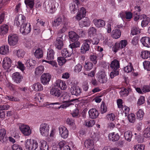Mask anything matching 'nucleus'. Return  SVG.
I'll use <instances>...</instances> for the list:
<instances>
[{"mask_svg":"<svg viewBox=\"0 0 150 150\" xmlns=\"http://www.w3.org/2000/svg\"><path fill=\"white\" fill-rule=\"evenodd\" d=\"M31 30V25L30 23H27L21 25L20 31L23 35H25L29 33Z\"/></svg>","mask_w":150,"mask_h":150,"instance_id":"5","label":"nucleus"},{"mask_svg":"<svg viewBox=\"0 0 150 150\" xmlns=\"http://www.w3.org/2000/svg\"><path fill=\"white\" fill-rule=\"evenodd\" d=\"M59 134L61 137L64 139L67 138L69 136L68 130L64 126H60L59 128Z\"/></svg>","mask_w":150,"mask_h":150,"instance_id":"12","label":"nucleus"},{"mask_svg":"<svg viewBox=\"0 0 150 150\" xmlns=\"http://www.w3.org/2000/svg\"><path fill=\"white\" fill-rule=\"evenodd\" d=\"M91 43V40L87 39L83 41V43L81 48V52L82 53H85L90 49V45Z\"/></svg>","mask_w":150,"mask_h":150,"instance_id":"10","label":"nucleus"},{"mask_svg":"<svg viewBox=\"0 0 150 150\" xmlns=\"http://www.w3.org/2000/svg\"><path fill=\"white\" fill-rule=\"evenodd\" d=\"M98 80L101 83H104L106 82L107 79L106 76L105 72L103 70L99 71L98 73Z\"/></svg>","mask_w":150,"mask_h":150,"instance_id":"16","label":"nucleus"},{"mask_svg":"<svg viewBox=\"0 0 150 150\" xmlns=\"http://www.w3.org/2000/svg\"><path fill=\"white\" fill-rule=\"evenodd\" d=\"M69 37L72 42L78 40L79 38V36L75 32L72 31L69 33Z\"/></svg>","mask_w":150,"mask_h":150,"instance_id":"32","label":"nucleus"},{"mask_svg":"<svg viewBox=\"0 0 150 150\" xmlns=\"http://www.w3.org/2000/svg\"><path fill=\"white\" fill-rule=\"evenodd\" d=\"M17 68L20 69L22 71H23L25 69V67L21 61H18L17 62Z\"/></svg>","mask_w":150,"mask_h":150,"instance_id":"46","label":"nucleus"},{"mask_svg":"<svg viewBox=\"0 0 150 150\" xmlns=\"http://www.w3.org/2000/svg\"><path fill=\"white\" fill-rule=\"evenodd\" d=\"M94 145V142L93 140L88 139L85 141V146L88 148H93Z\"/></svg>","mask_w":150,"mask_h":150,"instance_id":"33","label":"nucleus"},{"mask_svg":"<svg viewBox=\"0 0 150 150\" xmlns=\"http://www.w3.org/2000/svg\"><path fill=\"white\" fill-rule=\"evenodd\" d=\"M139 29L136 27H133L131 30V34L132 35H135L140 33Z\"/></svg>","mask_w":150,"mask_h":150,"instance_id":"56","label":"nucleus"},{"mask_svg":"<svg viewBox=\"0 0 150 150\" xmlns=\"http://www.w3.org/2000/svg\"><path fill=\"white\" fill-rule=\"evenodd\" d=\"M35 61L32 59H28L26 63V64L28 66L30 67H33L34 66L35 64Z\"/></svg>","mask_w":150,"mask_h":150,"instance_id":"58","label":"nucleus"},{"mask_svg":"<svg viewBox=\"0 0 150 150\" xmlns=\"http://www.w3.org/2000/svg\"><path fill=\"white\" fill-rule=\"evenodd\" d=\"M51 79V76L49 73H44L41 77V81L42 83L44 85L49 84Z\"/></svg>","mask_w":150,"mask_h":150,"instance_id":"13","label":"nucleus"},{"mask_svg":"<svg viewBox=\"0 0 150 150\" xmlns=\"http://www.w3.org/2000/svg\"><path fill=\"white\" fill-rule=\"evenodd\" d=\"M68 23L64 24L62 28L58 31V33L64 34L63 33L66 31L68 28Z\"/></svg>","mask_w":150,"mask_h":150,"instance_id":"47","label":"nucleus"},{"mask_svg":"<svg viewBox=\"0 0 150 150\" xmlns=\"http://www.w3.org/2000/svg\"><path fill=\"white\" fill-rule=\"evenodd\" d=\"M25 2L27 7L31 8H33L34 5V0H25Z\"/></svg>","mask_w":150,"mask_h":150,"instance_id":"45","label":"nucleus"},{"mask_svg":"<svg viewBox=\"0 0 150 150\" xmlns=\"http://www.w3.org/2000/svg\"><path fill=\"white\" fill-rule=\"evenodd\" d=\"M62 18L61 17H59L54 20L52 23V25L53 27H57L62 24Z\"/></svg>","mask_w":150,"mask_h":150,"instance_id":"34","label":"nucleus"},{"mask_svg":"<svg viewBox=\"0 0 150 150\" xmlns=\"http://www.w3.org/2000/svg\"><path fill=\"white\" fill-rule=\"evenodd\" d=\"M16 54L17 56L19 58H23L25 54V52L23 50L21 49H19L16 51Z\"/></svg>","mask_w":150,"mask_h":150,"instance_id":"51","label":"nucleus"},{"mask_svg":"<svg viewBox=\"0 0 150 150\" xmlns=\"http://www.w3.org/2000/svg\"><path fill=\"white\" fill-rule=\"evenodd\" d=\"M50 130L49 125L46 123L41 124L39 128L40 132L41 134L44 137L48 136Z\"/></svg>","mask_w":150,"mask_h":150,"instance_id":"3","label":"nucleus"},{"mask_svg":"<svg viewBox=\"0 0 150 150\" xmlns=\"http://www.w3.org/2000/svg\"><path fill=\"white\" fill-rule=\"evenodd\" d=\"M141 57L143 59H147L150 57V51L144 50L141 52Z\"/></svg>","mask_w":150,"mask_h":150,"instance_id":"41","label":"nucleus"},{"mask_svg":"<svg viewBox=\"0 0 150 150\" xmlns=\"http://www.w3.org/2000/svg\"><path fill=\"white\" fill-rule=\"evenodd\" d=\"M58 6V3L54 0H46L44 4L47 12L50 13H54Z\"/></svg>","mask_w":150,"mask_h":150,"instance_id":"1","label":"nucleus"},{"mask_svg":"<svg viewBox=\"0 0 150 150\" xmlns=\"http://www.w3.org/2000/svg\"><path fill=\"white\" fill-rule=\"evenodd\" d=\"M19 128L21 133L25 136H29L31 134V129L28 125L21 124L19 126Z\"/></svg>","mask_w":150,"mask_h":150,"instance_id":"7","label":"nucleus"},{"mask_svg":"<svg viewBox=\"0 0 150 150\" xmlns=\"http://www.w3.org/2000/svg\"><path fill=\"white\" fill-rule=\"evenodd\" d=\"M54 52L52 49L48 50L47 54V59L49 60H52L54 59Z\"/></svg>","mask_w":150,"mask_h":150,"instance_id":"37","label":"nucleus"},{"mask_svg":"<svg viewBox=\"0 0 150 150\" xmlns=\"http://www.w3.org/2000/svg\"><path fill=\"white\" fill-rule=\"evenodd\" d=\"M44 70V68L43 66L38 67L35 69V74L37 75H40L43 72Z\"/></svg>","mask_w":150,"mask_h":150,"instance_id":"38","label":"nucleus"},{"mask_svg":"<svg viewBox=\"0 0 150 150\" xmlns=\"http://www.w3.org/2000/svg\"><path fill=\"white\" fill-rule=\"evenodd\" d=\"M107 111V107L104 102H102L101 105V112L102 113H104Z\"/></svg>","mask_w":150,"mask_h":150,"instance_id":"63","label":"nucleus"},{"mask_svg":"<svg viewBox=\"0 0 150 150\" xmlns=\"http://www.w3.org/2000/svg\"><path fill=\"white\" fill-rule=\"evenodd\" d=\"M8 26L5 24H3L0 27V35H4L7 33L8 30Z\"/></svg>","mask_w":150,"mask_h":150,"instance_id":"28","label":"nucleus"},{"mask_svg":"<svg viewBox=\"0 0 150 150\" xmlns=\"http://www.w3.org/2000/svg\"><path fill=\"white\" fill-rule=\"evenodd\" d=\"M87 11L86 9L83 7H81L79 9L75 19L77 21H80L84 18L86 15Z\"/></svg>","mask_w":150,"mask_h":150,"instance_id":"8","label":"nucleus"},{"mask_svg":"<svg viewBox=\"0 0 150 150\" xmlns=\"http://www.w3.org/2000/svg\"><path fill=\"white\" fill-rule=\"evenodd\" d=\"M143 136L146 138L150 139V127L145 128L143 132Z\"/></svg>","mask_w":150,"mask_h":150,"instance_id":"42","label":"nucleus"},{"mask_svg":"<svg viewBox=\"0 0 150 150\" xmlns=\"http://www.w3.org/2000/svg\"><path fill=\"white\" fill-rule=\"evenodd\" d=\"M75 42L71 44L69 46L71 49L77 48L80 46V44L79 42L77 40L74 41Z\"/></svg>","mask_w":150,"mask_h":150,"instance_id":"62","label":"nucleus"},{"mask_svg":"<svg viewBox=\"0 0 150 150\" xmlns=\"http://www.w3.org/2000/svg\"><path fill=\"white\" fill-rule=\"evenodd\" d=\"M121 35V32L119 30H115L112 32V36L115 39L119 38Z\"/></svg>","mask_w":150,"mask_h":150,"instance_id":"35","label":"nucleus"},{"mask_svg":"<svg viewBox=\"0 0 150 150\" xmlns=\"http://www.w3.org/2000/svg\"><path fill=\"white\" fill-rule=\"evenodd\" d=\"M85 125L88 127H91L95 124V122L93 120H88L85 122Z\"/></svg>","mask_w":150,"mask_h":150,"instance_id":"48","label":"nucleus"},{"mask_svg":"<svg viewBox=\"0 0 150 150\" xmlns=\"http://www.w3.org/2000/svg\"><path fill=\"white\" fill-rule=\"evenodd\" d=\"M132 136V132L129 130H128L124 133V137L125 139L129 142L131 141V139Z\"/></svg>","mask_w":150,"mask_h":150,"instance_id":"36","label":"nucleus"},{"mask_svg":"<svg viewBox=\"0 0 150 150\" xmlns=\"http://www.w3.org/2000/svg\"><path fill=\"white\" fill-rule=\"evenodd\" d=\"M9 52V46L8 45H3L0 48V54L2 55L8 54Z\"/></svg>","mask_w":150,"mask_h":150,"instance_id":"31","label":"nucleus"},{"mask_svg":"<svg viewBox=\"0 0 150 150\" xmlns=\"http://www.w3.org/2000/svg\"><path fill=\"white\" fill-rule=\"evenodd\" d=\"M91 21L89 19L85 17L79 22V25L80 27L82 28L84 27H87L90 25Z\"/></svg>","mask_w":150,"mask_h":150,"instance_id":"21","label":"nucleus"},{"mask_svg":"<svg viewBox=\"0 0 150 150\" xmlns=\"http://www.w3.org/2000/svg\"><path fill=\"white\" fill-rule=\"evenodd\" d=\"M8 42L11 46H14L18 43V35L16 34H10L8 36Z\"/></svg>","mask_w":150,"mask_h":150,"instance_id":"9","label":"nucleus"},{"mask_svg":"<svg viewBox=\"0 0 150 150\" xmlns=\"http://www.w3.org/2000/svg\"><path fill=\"white\" fill-rule=\"evenodd\" d=\"M64 57H59L57 58V61L59 64L60 66H62L66 62L67 60Z\"/></svg>","mask_w":150,"mask_h":150,"instance_id":"50","label":"nucleus"},{"mask_svg":"<svg viewBox=\"0 0 150 150\" xmlns=\"http://www.w3.org/2000/svg\"><path fill=\"white\" fill-rule=\"evenodd\" d=\"M35 100L37 103H40L43 101V97L41 93H37L36 94V96L35 98Z\"/></svg>","mask_w":150,"mask_h":150,"instance_id":"44","label":"nucleus"},{"mask_svg":"<svg viewBox=\"0 0 150 150\" xmlns=\"http://www.w3.org/2000/svg\"><path fill=\"white\" fill-rule=\"evenodd\" d=\"M119 93L121 96L125 97L128 95L129 91L127 89L123 88L121 89Z\"/></svg>","mask_w":150,"mask_h":150,"instance_id":"60","label":"nucleus"},{"mask_svg":"<svg viewBox=\"0 0 150 150\" xmlns=\"http://www.w3.org/2000/svg\"><path fill=\"white\" fill-rule=\"evenodd\" d=\"M110 67L112 70H118V69L120 67L119 62L117 60H114L111 62Z\"/></svg>","mask_w":150,"mask_h":150,"instance_id":"29","label":"nucleus"},{"mask_svg":"<svg viewBox=\"0 0 150 150\" xmlns=\"http://www.w3.org/2000/svg\"><path fill=\"white\" fill-rule=\"evenodd\" d=\"M140 18L142 19L141 23V25L142 27H145L146 26L149 22V18L147 17L145 15H141Z\"/></svg>","mask_w":150,"mask_h":150,"instance_id":"27","label":"nucleus"},{"mask_svg":"<svg viewBox=\"0 0 150 150\" xmlns=\"http://www.w3.org/2000/svg\"><path fill=\"white\" fill-rule=\"evenodd\" d=\"M12 78L15 82L18 83L21 81L23 77L18 72H16L12 74Z\"/></svg>","mask_w":150,"mask_h":150,"instance_id":"20","label":"nucleus"},{"mask_svg":"<svg viewBox=\"0 0 150 150\" xmlns=\"http://www.w3.org/2000/svg\"><path fill=\"white\" fill-rule=\"evenodd\" d=\"M133 69V66L130 63H129L127 66L124 68V71L125 72L127 73L131 72Z\"/></svg>","mask_w":150,"mask_h":150,"instance_id":"53","label":"nucleus"},{"mask_svg":"<svg viewBox=\"0 0 150 150\" xmlns=\"http://www.w3.org/2000/svg\"><path fill=\"white\" fill-rule=\"evenodd\" d=\"M84 67L85 70L87 71H90L91 70L93 67V64L92 63L90 62H85Z\"/></svg>","mask_w":150,"mask_h":150,"instance_id":"43","label":"nucleus"},{"mask_svg":"<svg viewBox=\"0 0 150 150\" xmlns=\"http://www.w3.org/2000/svg\"><path fill=\"white\" fill-rule=\"evenodd\" d=\"M25 21V17L22 14H19L16 17L14 24L17 26H19L21 24H23Z\"/></svg>","mask_w":150,"mask_h":150,"instance_id":"11","label":"nucleus"},{"mask_svg":"<svg viewBox=\"0 0 150 150\" xmlns=\"http://www.w3.org/2000/svg\"><path fill=\"white\" fill-rule=\"evenodd\" d=\"M89 117L93 119L96 118L98 116V111L95 108H92L88 111Z\"/></svg>","mask_w":150,"mask_h":150,"instance_id":"23","label":"nucleus"},{"mask_svg":"<svg viewBox=\"0 0 150 150\" xmlns=\"http://www.w3.org/2000/svg\"><path fill=\"white\" fill-rule=\"evenodd\" d=\"M143 65L145 69L150 71V61H145L143 62Z\"/></svg>","mask_w":150,"mask_h":150,"instance_id":"52","label":"nucleus"},{"mask_svg":"<svg viewBox=\"0 0 150 150\" xmlns=\"http://www.w3.org/2000/svg\"><path fill=\"white\" fill-rule=\"evenodd\" d=\"M144 115V112L142 109H139L137 113V116L138 119L140 120L142 119Z\"/></svg>","mask_w":150,"mask_h":150,"instance_id":"49","label":"nucleus"},{"mask_svg":"<svg viewBox=\"0 0 150 150\" xmlns=\"http://www.w3.org/2000/svg\"><path fill=\"white\" fill-rule=\"evenodd\" d=\"M50 93L52 95L57 97H59L62 93V91L54 86L50 90Z\"/></svg>","mask_w":150,"mask_h":150,"instance_id":"17","label":"nucleus"},{"mask_svg":"<svg viewBox=\"0 0 150 150\" xmlns=\"http://www.w3.org/2000/svg\"><path fill=\"white\" fill-rule=\"evenodd\" d=\"M54 86L57 88H59L61 90H65L67 88V86L65 81L60 79L57 80L54 83Z\"/></svg>","mask_w":150,"mask_h":150,"instance_id":"15","label":"nucleus"},{"mask_svg":"<svg viewBox=\"0 0 150 150\" xmlns=\"http://www.w3.org/2000/svg\"><path fill=\"white\" fill-rule=\"evenodd\" d=\"M6 132V130L4 129H0V141L2 143L5 142L7 140Z\"/></svg>","mask_w":150,"mask_h":150,"instance_id":"25","label":"nucleus"},{"mask_svg":"<svg viewBox=\"0 0 150 150\" xmlns=\"http://www.w3.org/2000/svg\"><path fill=\"white\" fill-rule=\"evenodd\" d=\"M78 7L76 5L73 3H71L69 6V9L71 13H74Z\"/></svg>","mask_w":150,"mask_h":150,"instance_id":"55","label":"nucleus"},{"mask_svg":"<svg viewBox=\"0 0 150 150\" xmlns=\"http://www.w3.org/2000/svg\"><path fill=\"white\" fill-rule=\"evenodd\" d=\"M140 41L144 46L147 47H150V38L145 36L141 38Z\"/></svg>","mask_w":150,"mask_h":150,"instance_id":"19","label":"nucleus"},{"mask_svg":"<svg viewBox=\"0 0 150 150\" xmlns=\"http://www.w3.org/2000/svg\"><path fill=\"white\" fill-rule=\"evenodd\" d=\"M34 55L37 58H41L42 57L43 55L42 50L40 48L37 49L35 51Z\"/></svg>","mask_w":150,"mask_h":150,"instance_id":"40","label":"nucleus"},{"mask_svg":"<svg viewBox=\"0 0 150 150\" xmlns=\"http://www.w3.org/2000/svg\"><path fill=\"white\" fill-rule=\"evenodd\" d=\"M109 139L113 142L118 141L120 138L119 135L115 132H112L109 134L108 135Z\"/></svg>","mask_w":150,"mask_h":150,"instance_id":"26","label":"nucleus"},{"mask_svg":"<svg viewBox=\"0 0 150 150\" xmlns=\"http://www.w3.org/2000/svg\"><path fill=\"white\" fill-rule=\"evenodd\" d=\"M94 25L97 28L102 27L105 26V21L101 19H95L93 20Z\"/></svg>","mask_w":150,"mask_h":150,"instance_id":"24","label":"nucleus"},{"mask_svg":"<svg viewBox=\"0 0 150 150\" xmlns=\"http://www.w3.org/2000/svg\"><path fill=\"white\" fill-rule=\"evenodd\" d=\"M82 68V66L81 64H78L74 67V71L76 72L79 73L81 71Z\"/></svg>","mask_w":150,"mask_h":150,"instance_id":"64","label":"nucleus"},{"mask_svg":"<svg viewBox=\"0 0 150 150\" xmlns=\"http://www.w3.org/2000/svg\"><path fill=\"white\" fill-rule=\"evenodd\" d=\"M65 37V35L64 34H61L58 36L54 42V45L57 48L61 50L63 47L64 45L63 42L64 40Z\"/></svg>","mask_w":150,"mask_h":150,"instance_id":"4","label":"nucleus"},{"mask_svg":"<svg viewBox=\"0 0 150 150\" xmlns=\"http://www.w3.org/2000/svg\"><path fill=\"white\" fill-rule=\"evenodd\" d=\"M42 62L43 63L45 62L51 64L53 67H55L56 68L57 67H58L56 62L54 61H47L45 60H42Z\"/></svg>","mask_w":150,"mask_h":150,"instance_id":"54","label":"nucleus"},{"mask_svg":"<svg viewBox=\"0 0 150 150\" xmlns=\"http://www.w3.org/2000/svg\"><path fill=\"white\" fill-rule=\"evenodd\" d=\"M38 144L34 140L27 139L25 142V147L28 150H35L38 147Z\"/></svg>","mask_w":150,"mask_h":150,"instance_id":"2","label":"nucleus"},{"mask_svg":"<svg viewBox=\"0 0 150 150\" xmlns=\"http://www.w3.org/2000/svg\"><path fill=\"white\" fill-rule=\"evenodd\" d=\"M128 120L131 123H134L135 120V117L134 114L133 113H131L127 116Z\"/></svg>","mask_w":150,"mask_h":150,"instance_id":"57","label":"nucleus"},{"mask_svg":"<svg viewBox=\"0 0 150 150\" xmlns=\"http://www.w3.org/2000/svg\"><path fill=\"white\" fill-rule=\"evenodd\" d=\"M70 91L72 95L78 96L81 93V89L78 86L74 85L70 88Z\"/></svg>","mask_w":150,"mask_h":150,"instance_id":"14","label":"nucleus"},{"mask_svg":"<svg viewBox=\"0 0 150 150\" xmlns=\"http://www.w3.org/2000/svg\"><path fill=\"white\" fill-rule=\"evenodd\" d=\"M127 44V42L126 40H122L119 42L115 43L112 49L114 52H116L118 50L125 47Z\"/></svg>","mask_w":150,"mask_h":150,"instance_id":"6","label":"nucleus"},{"mask_svg":"<svg viewBox=\"0 0 150 150\" xmlns=\"http://www.w3.org/2000/svg\"><path fill=\"white\" fill-rule=\"evenodd\" d=\"M61 54L63 57L66 58L70 57L72 52H69L67 49H64L62 50Z\"/></svg>","mask_w":150,"mask_h":150,"instance_id":"39","label":"nucleus"},{"mask_svg":"<svg viewBox=\"0 0 150 150\" xmlns=\"http://www.w3.org/2000/svg\"><path fill=\"white\" fill-rule=\"evenodd\" d=\"M134 150H144L145 146L142 144H138L134 145Z\"/></svg>","mask_w":150,"mask_h":150,"instance_id":"59","label":"nucleus"},{"mask_svg":"<svg viewBox=\"0 0 150 150\" xmlns=\"http://www.w3.org/2000/svg\"><path fill=\"white\" fill-rule=\"evenodd\" d=\"M39 146L40 150H48L49 146L47 142L41 139L39 142Z\"/></svg>","mask_w":150,"mask_h":150,"instance_id":"22","label":"nucleus"},{"mask_svg":"<svg viewBox=\"0 0 150 150\" xmlns=\"http://www.w3.org/2000/svg\"><path fill=\"white\" fill-rule=\"evenodd\" d=\"M11 59L8 57H5L3 61L2 66L5 69H9L11 66Z\"/></svg>","mask_w":150,"mask_h":150,"instance_id":"18","label":"nucleus"},{"mask_svg":"<svg viewBox=\"0 0 150 150\" xmlns=\"http://www.w3.org/2000/svg\"><path fill=\"white\" fill-rule=\"evenodd\" d=\"M31 87L33 91H42L43 89L42 85L38 82L33 84L32 86Z\"/></svg>","mask_w":150,"mask_h":150,"instance_id":"30","label":"nucleus"},{"mask_svg":"<svg viewBox=\"0 0 150 150\" xmlns=\"http://www.w3.org/2000/svg\"><path fill=\"white\" fill-rule=\"evenodd\" d=\"M100 137V133L99 132L96 131V132H93L91 137L92 139L95 140H98Z\"/></svg>","mask_w":150,"mask_h":150,"instance_id":"61","label":"nucleus"}]
</instances>
